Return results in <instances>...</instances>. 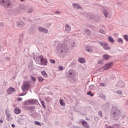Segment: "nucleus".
<instances>
[{
    "mask_svg": "<svg viewBox=\"0 0 128 128\" xmlns=\"http://www.w3.org/2000/svg\"><path fill=\"white\" fill-rule=\"evenodd\" d=\"M0 4L7 8L12 6V2L10 0H0Z\"/></svg>",
    "mask_w": 128,
    "mask_h": 128,
    "instance_id": "nucleus-1",
    "label": "nucleus"
},
{
    "mask_svg": "<svg viewBox=\"0 0 128 128\" xmlns=\"http://www.w3.org/2000/svg\"><path fill=\"white\" fill-rule=\"evenodd\" d=\"M30 87V83H28V82H24L23 83V85L22 87V90L23 92H24L25 90H26L28 88Z\"/></svg>",
    "mask_w": 128,
    "mask_h": 128,
    "instance_id": "nucleus-2",
    "label": "nucleus"
},
{
    "mask_svg": "<svg viewBox=\"0 0 128 128\" xmlns=\"http://www.w3.org/2000/svg\"><path fill=\"white\" fill-rule=\"evenodd\" d=\"M40 64L42 66H46L48 64V60L42 56H40Z\"/></svg>",
    "mask_w": 128,
    "mask_h": 128,
    "instance_id": "nucleus-3",
    "label": "nucleus"
},
{
    "mask_svg": "<svg viewBox=\"0 0 128 128\" xmlns=\"http://www.w3.org/2000/svg\"><path fill=\"white\" fill-rule=\"evenodd\" d=\"M99 44L104 48V50H110V47L108 46V44L106 43L100 42Z\"/></svg>",
    "mask_w": 128,
    "mask_h": 128,
    "instance_id": "nucleus-4",
    "label": "nucleus"
},
{
    "mask_svg": "<svg viewBox=\"0 0 128 128\" xmlns=\"http://www.w3.org/2000/svg\"><path fill=\"white\" fill-rule=\"evenodd\" d=\"M78 124H82V126L85 128H90V126L88 124V122L86 120H80L78 122Z\"/></svg>",
    "mask_w": 128,
    "mask_h": 128,
    "instance_id": "nucleus-5",
    "label": "nucleus"
},
{
    "mask_svg": "<svg viewBox=\"0 0 128 128\" xmlns=\"http://www.w3.org/2000/svg\"><path fill=\"white\" fill-rule=\"evenodd\" d=\"M113 64L112 62L107 63L104 65V69L105 70H108V68L112 66Z\"/></svg>",
    "mask_w": 128,
    "mask_h": 128,
    "instance_id": "nucleus-6",
    "label": "nucleus"
},
{
    "mask_svg": "<svg viewBox=\"0 0 128 128\" xmlns=\"http://www.w3.org/2000/svg\"><path fill=\"white\" fill-rule=\"evenodd\" d=\"M16 89L12 87H10L7 90V92L8 94H12V92H15Z\"/></svg>",
    "mask_w": 128,
    "mask_h": 128,
    "instance_id": "nucleus-7",
    "label": "nucleus"
},
{
    "mask_svg": "<svg viewBox=\"0 0 128 128\" xmlns=\"http://www.w3.org/2000/svg\"><path fill=\"white\" fill-rule=\"evenodd\" d=\"M120 112V110H118L116 107H113L112 110V114H118Z\"/></svg>",
    "mask_w": 128,
    "mask_h": 128,
    "instance_id": "nucleus-8",
    "label": "nucleus"
},
{
    "mask_svg": "<svg viewBox=\"0 0 128 128\" xmlns=\"http://www.w3.org/2000/svg\"><path fill=\"white\" fill-rule=\"evenodd\" d=\"M38 31L40 32H48V31L46 29H44L42 28H40Z\"/></svg>",
    "mask_w": 128,
    "mask_h": 128,
    "instance_id": "nucleus-9",
    "label": "nucleus"
},
{
    "mask_svg": "<svg viewBox=\"0 0 128 128\" xmlns=\"http://www.w3.org/2000/svg\"><path fill=\"white\" fill-rule=\"evenodd\" d=\"M65 30L67 32H70V30H71L70 26L68 24H66V26H65Z\"/></svg>",
    "mask_w": 128,
    "mask_h": 128,
    "instance_id": "nucleus-10",
    "label": "nucleus"
},
{
    "mask_svg": "<svg viewBox=\"0 0 128 128\" xmlns=\"http://www.w3.org/2000/svg\"><path fill=\"white\" fill-rule=\"evenodd\" d=\"M17 26H18L19 28H22V26H24V22H18V23L17 24Z\"/></svg>",
    "mask_w": 128,
    "mask_h": 128,
    "instance_id": "nucleus-11",
    "label": "nucleus"
},
{
    "mask_svg": "<svg viewBox=\"0 0 128 128\" xmlns=\"http://www.w3.org/2000/svg\"><path fill=\"white\" fill-rule=\"evenodd\" d=\"M14 112L16 114H20V109L18 108H16L15 110H14Z\"/></svg>",
    "mask_w": 128,
    "mask_h": 128,
    "instance_id": "nucleus-12",
    "label": "nucleus"
},
{
    "mask_svg": "<svg viewBox=\"0 0 128 128\" xmlns=\"http://www.w3.org/2000/svg\"><path fill=\"white\" fill-rule=\"evenodd\" d=\"M103 58L104 60H108V58H110V56H108L107 54H104L103 56Z\"/></svg>",
    "mask_w": 128,
    "mask_h": 128,
    "instance_id": "nucleus-13",
    "label": "nucleus"
},
{
    "mask_svg": "<svg viewBox=\"0 0 128 128\" xmlns=\"http://www.w3.org/2000/svg\"><path fill=\"white\" fill-rule=\"evenodd\" d=\"M41 73L44 78H48V74H46V71H42L41 72Z\"/></svg>",
    "mask_w": 128,
    "mask_h": 128,
    "instance_id": "nucleus-14",
    "label": "nucleus"
},
{
    "mask_svg": "<svg viewBox=\"0 0 128 128\" xmlns=\"http://www.w3.org/2000/svg\"><path fill=\"white\" fill-rule=\"evenodd\" d=\"M78 62H80L81 64H84V62H86V60H84V59L82 58H79Z\"/></svg>",
    "mask_w": 128,
    "mask_h": 128,
    "instance_id": "nucleus-15",
    "label": "nucleus"
},
{
    "mask_svg": "<svg viewBox=\"0 0 128 128\" xmlns=\"http://www.w3.org/2000/svg\"><path fill=\"white\" fill-rule=\"evenodd\" d=\"M74 8H76V10H78V8H80V6H78V4H72Z\"/></svg>",
    "mask_w": 128,
    "mask_h": 128,
    "instance_id": "nucleus-16",
    "label": "nucleus"
},
{
    "mask_svg": "<svg viewBox=\"0 0 128 128\" xmlns=\"http://www.w3.org/2000/svg\"><path fill=\"white\" fill-rule=\"evenodd\" d=\"M108 40H109V42H114V38H112L110 36H108Z\"/></svg>",
    "mask_w": 128,
    "mask_h": 128,
    "instance_id": "nucleus-17",
    "label": "nucleus"
},
{
    "mask_svg": "<svg viewBox=\"0 0 128 128\" xmlns=\"http://www.w3.org/2000/svg\"><path fill=\"white\" fill-rule=\"evenodd\" d=\"M86 50L88 52H92V49L90 47H87Z\"/></svg>",
    "mask_w": 128,
    "mask_h": 128,
    "instance_id": "nucleus-18",
    "label": "nucleus"
},
{
    "mask_svg": "<svg viewBox=\"0 0 128 128\" xmlns=\"http://www.w3.org/2000/svg\"><path fill=\"white\" fill-rule=\"evenodd\" d=\"M38 82H44V78H42V77L39 76L38 78Z\"/></svg>",
    "mask_w": 128,
    "mask_h": 128,
    "instance_id": "nucleus-19",
    "label": "nucleus"
},
{
    "mask_svg": "<svg viewBox=\"0 0 128 128\" xmlns=\"http://www.w3.org/2000/svg\"><path fill=\"white\" fill-rule=\"evenodd\" d=\"M60 106H64V102L62 101V99H60Z\"/></svg>",
    "mask_w": 128,
    "mask_h": 128,
    "instance_id": "nucleus-20",
    "label": "nucleus"
},
{
    "mask_svg": "<svg viewBox=\"0 0 128 128\" xmlns=\"http://www.w3.org/2000/svg\"><path fill=\"white\" fill-rule=\"evenodd\" d=\"M34 124H36V126H42V124L38 121H35Z\"/></svg>",
    "mask_w": 128,
    "mask_h": 128,
    "instance_id": "nucleus-21",
    "label": "nucleus"
},
{
    "mask_svg": "<svg viewBox=\"0 0 128 128\" xmlns=\"http://www.w3.org/2000/svg\"><path fill=\"white\" fill-rule=\"evenodd\" d=\"M41 104H42V106L44 108H46V106H44V104H46V103H44V102L42 101Z\"/></svg>",
    "mask_w": 128,
    "mask_h": 128,
    "instance_id": "nucleus-22",
    "label": "nucleus"
},
{
    "mask_svg": "<svg viewBox=\"0 0 128 128\" xmlns=\"http://www.w3.org/2000/svg\"><path fill=\"white\" fill-rule=\"evenodd\" d=\"M104 14L106 18H108V12L104 11Z\"/></svg>",
    "mask_w": 128,
    "mask_h": 128,
    "instance_id": "nucleus-23",
    "label": "nucleus"
},
{
    "mask_svg": "<svg viewBox=\"0 0 128 128\" xmlns=\"http://www.w3.org/2000/svg\"><path fill=\"white\" fill-rule=\"evenodd\" d=\"M100 32L102 34H106V32H104V30L102 29L100 30Z\"/></svg>",
    "mask_w": 128,
    "mask_h": 128,
    "instance_id": "nucleus-24",
    "label": "nucleus"
},
{
    "mask_svg": "<svg viewBox=\"0 0 128 128\" xmlns=\"http://www.w3.org/2000/svg\"><path fill=\"white\" fill-rule=\"evenodd\" d=\"M124 38L126 40H128V35H124Z\"/></svg>",
    "mask_w": 128,
    "mask_h": 128,
    "instance_id": "nucleus-25",
    "label": "nucleus"
},
{
    "mask_svg": "<svg viewBox=\"0 0 128 128\" xmlns=\"http://www.w3.org/2000/svg\"><path fill=\"white\" fill-rule=\"evenodd\" d=\"M118 42H124V40H122V38H118Z\"/></svg>",
    "mask_w": 128,
    "mask_h": 128,
    "instance_id": "nucleus-26",
    "label": "nucleus"
},
{
    "mask_svg": "<svg viewBox=\"0 0 128 128\" xmlns=\"http://www.w3.org/2000/svg\"><path fill=\"white\" fill-rule=\"evenodd\" d=\"M50 62H52V64H55L56 61L54 60H50Z\"/></svg>",
    "mask_w": 128,
    "mask_h": 128,
    "instance_id": "nucleus-27",
    "label": "nucleus"
},
{
    "mask_svg": "<svg viewBox=\"0 0 128 128\" xmlns=\"http://www.w3.org/2000/svg\"><path fill=\"white\" fill-rule=\"evenodd\" d=\"M72 70H70L68 71V74H70V76H72Z\"/></svg>",
    "mask_w": 128,
    "mask_h": 128,
    "instance_id": "nucleus-28",
    "label": "nucleus"
},
{
    "mask_svg": "<svg viewBox=\"0 0 128 128\" xmlns=\"http://www.w3.org/2000/svg\"><path fill=\"white\" fill-rule=\"evenodd\" d=\"M31 78L33 82H36V77H32V76Z\"/></svg>",
    "mask_w": 128,
    "mask_h": 128,
    "instance_id": "nucleus-29",
    "label": "nucleus"
},
{
    "mask_svg": "<svg viewBox=\"0 0 128 128\" xmlns=\"http://www.w3.org/2000/svg\"><path fill=\"white\" fill-rule=\"evenodd\" d=\"M6 114L7 118H10V114L8 113V112H6Z\"/></svg>",
    "mask_w": 128,
    "mask_h": 128,
    "instance_id": "nucleus-30",
    "label": "nucleus"
},
{
    "mask_svg": "<svg viewBox=\"0 0 128 128\" xmlns=\"http://www.w3.org/2000/svg\"><path fill=\"white\" fill-rule=\"evenodd\" d=\"M59 70H64V68L62 66H59Z\"/></svg>",
    "mask_w": 128,
    "mask_h": 128,
    "instance_id": "nucleus-31",
    "label": "nucleus"
},
{
    "mask_svg": "<svg viewBox=\"0 0 128 128\" xmlns=\"http://www.w3.org/2000/svg\"><path fill=\"white\" fill-rule=\"evenodd\" d=\"M32 12V9H29L28 12H29V14H30V12Z\"/></svg>",
    "mask_w": 128,
    "mask_h": 128,
    "instance_id": "nucleus-32",
    "label": "nucleus"
},
{
    "mask_svg": "<svg viewBox=\"0 0 128 128\" xmlns=\"http://www.w3.org/2000/svg\"><path fill=\"white\" fill-rule=\"evenodd\" d=\"M22 100V98H18V102H20L21 100Z\"/></svg>",
    "mask_w": 128,
    "mask_h": 128,
    "instance_id": "nucleus-33",
    "label": "nucleus"
},
{
    "mask_svg": "<svg viewBox=\"0 0 128 128\" xmlns=\"http://www.w3.org/2000/svg\"><path fill=\"white\" fill-rule=\"evenodd\" d=\"M98 64H102V60H99L98 61Z\"/></svg>",
    "mask_w": 128,
    "mask_h": 128,
    "instance_id": "nucleus-34",
    "label": "nucleus"
},
{
    "mask_svg": "<svg viewBox=\"0 0 128 128\" xmlns=\"http://www.w3.org/2000/svg\"><path fill=\"white\" fill-rule=\"evenodd\" d=\"M100 86H104V83H101L100 84Z\"/></svg>",
    "mask_w": 128,
    "mask_h": 128,
    "instance_id": "nucleus-35",
    "label": "nucleus"
},
{
    "mask_svg": "<svg viewBox=\"0 0 128 128\" xmlns=\"http://www.w3.org/2000/svg\"><path fill=\"white\" fill-rule=\"evenodd\" d=\"M90 94H92V92H88L87 93V94L88 96H90Z\"/></svg>",
    "mask_w": 128,
    "mask_h": 128,
    "instance_id": "nucleus-36",
    "label": "nucleus"
},
{
    "mask_svg": "<svg viewBox=\"0 0 128 128\" xmlns=\"http://www.w3.org/2000/svg\"><path fill=\"white\" fill-rule=\"evenodd\" d=\"M12 128H14L16 127V126H14V124H12Z\"/></svg>",
    "mask_w": 128,
    "mask_h": 128,
    "instance_id": "nucleus-37",
    "label": "nucleus"
},
{
    "mask_svg": "<svg viewBox=\"0 0 128 128\" xmlns=\"http://www.w3.org/2000/svg\"><path fill=\"white\" fill-rule=\"evenodd\" d=\"M98 114H99V115L100 116H102V112H98Z\"/></svg>",
    "mask_w": 128,
    "mask_h": 128,
    "instance_id": "nucleus-38",
    "label": "nucleus"
},
{
    "mask_svg": "<svg viewBox=\"0 0 128 128\" xmlns=\"http://www.w3.org/2000/svg\"><path fill=\"white\" fill-rule=\"evenodd\" d=\"M0 122H1V124H2V122H4V121L2 120H0Z\"/></svg>",
    "mask_w": 128,
    "mask_h": 128,
    "instance_id": "nucleus-39",
    "label": "nucleus"
},
{
    "mask_svg": "<svg viewBox=\"0 0 128 128\" xmlns=\"http://www.w3.org/2000/svg\"><path fill=\"white\" fill-rule=\"evenodd\" d=\"M90 96H94V94H90Z\"/></svg>",
    "mask_w": 128,
    "mask_h": 128,
    "instance_id": "nucleus-40",
    "label": "nucleus"
},
{
    "mask_svg": "<svg viewBox=\"0 0 128 128\" xmlns=\"http://www.w3.org/2000/svg\"><path fill=\"white\" fill-rule=\"evenodd\" d=\"M56 14H60V12H56Z\"/></svg>",
    "mask_w": 128,
    "mask_h": 128,
    "instance_id": "nucleus-41",
    "label": "nucleus"
},
{
    "mask_svg": "<svg viewBox=\"0 0 128 128\" xmlns=\"http://www.w3.org/2000/svg\"><path fill=\"white\" fill-rule=\"evenodd\" d=\"M21 0V2H24V0Z\"/></svg>",
    "mask_w": 128,
    "mask_h": 128,
    "instance_id": "nucleus-42",
    "label": "nucleus"
},
{
    "mask_svg": "<svg viewBox=\"0 0 128 128\" xmlns=\"http://www.w3.org/2000/svg\"><path fill=\"white\" fill-rule=\"evenodd\" d=\"M86 120H88V119H86Z\"/></svg>",
    "mask_w": 128,
    "mask_h": 128,
    "instance_id": "nucleus-43",
    "label": "nucleus"
}]
</instances>
